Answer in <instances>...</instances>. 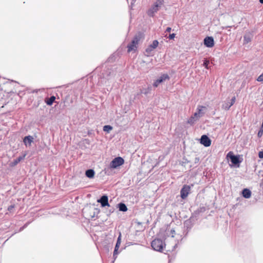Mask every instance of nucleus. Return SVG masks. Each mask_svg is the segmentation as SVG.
Masks as SVG:
<instances>
[{"label":"nucleus","mask_w":263,"mask_h":263,"mask_svg":"<svg viewBox=\"0 0 263 263\" xmlns=\"http://www.w3.org/2000/svg\"><path fill=\"white\" fill-rule=\"evenodd\" d=\"M82 213L83 215L86 216V218L91 220L90 227V234L95 243L97 249L99 250V246L98 245V240L99 239V221L96 220L95 219L93 220V218L95 217L98 218L99 210L94 207L86 208L83 210Z\"/></svg>","instance_id":"obj_1"},{"label":"nucleus","mask_w":263,"mask_h":263,"mask_svg":"<svg viewBox=\"0 0 263 263\" xmlns=\"http://www.w3.org/2000/svg\"><path fill=\"white\" fill-rule=\"evenodd\" d=\"M226 158L228 162H230V163H229V166L231 168L239 167L241 163L243 160L242 155H235L232 151L229 152L227 154Z\"/></svg>","instance_id":"obj_2"},{"label":"nucleus","mask_w":263,"mask_h":263,"mask_svg":"<svg viewBox=\"0 0 263 263\" xmlns=\"http://www.w3.org/2000/svg\"><path fill=\"white\" fill-rule=\"evenodd\" d=\"M100 204L101 208H105L106 206L108 207V210H107L105 212L107 216L110 215L115 211L114 208L110 206V204L109 203L108 196L107 194H103L100 196Z\"/></svg>","instance_id":"obj_3"},{"label":"nucleus","mask_w":263,"mask_h":263,"mask_svg":"<svg viewBox=\"0 0 263 263\" xmlns=\"http://www.w3.org/2000/svg\"><path fill=\"white\" fill-rule=\"evenodd\" d=\"M166 245L164 240L161 238H156L151 242V247L152 249L157 252H162L163 248Z\"/></svg>","instance_id":"obj_4"},{"label":"nucleus","mask_w":263,"mask_h":263,"mask_svg":"<svg viewBox=\"0 0 263 263\" xmlns=\"http://www.w3.org/2000/svg\"><path fill=\"white\" fill-rule=\"evenodd\" d=\"M124 159L120 156L113 159L109 163V167L112 169H117L124 163Z\"/></svg>","instance_id":"obj_5"},{"label":"nucleus","mask_w":263,"mask_h":263,"mask_svg":"<svg viewBox=\"0 0 263 263\" xmlns=\"http://www.w3.org/2000/svg\"><path fill=\"white\" fill-rule=\"evenodd\" d=\"M194 222L195 220H192L191 218H189L184 221V229L183 231V235H184V237L187 236L189 232L193 227Z\"/></svg>","instance_id":"obj_6"},{"label":"nucleus","mask_w":263,"mask_h":263,"mask_svg":"<svg viewBox=\"0 0 263 263\" xmlns=\"http://www.w3.org/2000/svg\"><path fill=\"white\" fill-rule=\"evenodd\" d=\"M194 185L191 184V185L184 184L182 186L180 190V197L182 199H185L191 193V187Z\"/></svg>","instance_id":"obj_7"},{"label":"nucleus","mask_w":263,"mask_h":263,"mask_svg":"<svg viewBox=\"0 0 263 263\" xmlns=\"http://www.w3.org/2000/svg\"><path fill=\"white\" fill-rule=\"evenodd\" d=\"M141 37L139 35H136L133 39L132 42L127 46V51L128 52L135 50L137 49V45L140 41Z\"/></svg>","instance_id":"obj_8"},{"label":"nucleus","mask_w":263,"mask_h":263,"mask_svg":"<svg viewBox=\"0 0 263 263\" xmlns=\"http://www.w3.org/2000/svg\"><path fill=\"white\" fill-rule=\"evenodd\" d=\"M170 79V78L167 74H162L159 78H158L156 80L154 81L153 83V86L155 87H157L160 83L166 80H169Z\"/></svg>","instance_id":"obj_9"},{"label":"nucleus","mask_w":263,"mask_h":263,"mask_svg":"<svg viewBox=\"0 0 263 263\" xmlns=\"http://www.w3.org/2000/svg\"><path fill=\"white\" fill-rule=\"evenodd\" d=\"M158 5L153 4L151 8L147 11V14L149 17H154L155 13H157L161 8Z\"/></svg>","instance_id":"obj_10"},{"label":"nucleus","mask_w":263,"mask_h":263,"mask_svg":"<svg viewBox=\"0 0 263 263\" xmlns=\"http://www.w3.org/2000/svg\"><path fill=\"white\" fill-rule=\"evenodd\" d=\"M200 143L205 147H209L211 145V140L207 135H203L200 139Z\"/></svg>","instance_id":"obj_11"},{"label":"nucleus","mask_w":263,"mask_h":263,"mask_svg":"<svg viewBox=\"0 0 263 263\" xmlns=\"http://www.w3.org/2000/svg\"><path fill=\"white\" fill-rule=\"evenodd\" d=\"M159 44V42L157 40H155L153 41L152 44L149 45L145 49V52L147 53V55L149 56L151 53L152 51L156 49Z\"/></svg>","instance_id":"obj_12"},{"label":"nucleus","mask_w":263,"mask_h":263,"mask_svg":"<svg viewBox=\"0 0 263 263\" xmlns=\"http://www.w3.org/2000/svg\"><path fill=\"white\" fill-rule=\"evenodd\" d=\"M27 154L26 153H23L21 156H20L16 159H14L12 161L10 162L9 164L10 167H14L16 165L20 162H21L22 160H23L26 157Z\"/></svg>","instance_id":"obj_13"},{"label":"nucleus","mask_w":263,"mask_h":263,"mask_svg":"<svg viewBox=\"0 0 263 263\" xmlns=\"http://www.w3.org/2000/svg\"><path fill=\"white\" fill-rule=\"evenodd\" d=\"M204 44L208 48L213 47L214 45V40L212 36H206L204 39Z\"/></svg>","instance_id":"obj_14"},{"label":"nucleus","mask_w":263,"mask_h":263,"mask_svg":"<svg viewBox=\"0 0 263 263\" xmlns=\"http://www.w3.org/2000/svg\"><path fill=\"white\" fill-rule=\"evenodd\" d=\"M253 37V34L252 32H246L243 36V44H247L250 43Z\"/></svg>","instance_id":"obj_15"},{"label":"nucleus","mask_w":263,"mask_h":263,"mask_svg":"<svg viewBox=\"0 0 263 263\" xmlns=\"http://www.w3.org/2000/svg\"><path fill=\"white\" fill-rule=\"evenodd\" d=\"M241 195L246 199H249L251 197L252 192L248 188H244L241 192Z\"/></svg>","instance_id":"obj_16"},{"label":"nucleus","mask_w":263,"mask_h":263,"mask_svg":"<svg viewBox=\"0 0 263 263\" xmlns=\"http://www.w3.org/2000/svg\"><path fill=\"white\" fill-rule=\"evenodd\" d=\"M152 87L151 86H148L147 88L140 89V92L139 93H137L135 97L138 98V99H139L141 93H143L145 95H147V94L150 93Z\"/></svg>","instance_id":"obj_17"},{"label":"nucleus","mask_w":263,"mask_h":263,"mask_svg":"<svg viewBox=\"0 0 263 263\" xmlns=\"http://www.w3.org/2000/svg\"><path fill=\"white\" fill-rule=\"evenodd\" d=\"M33 138L31 136H28L24 137L23 142L26 147L31 146V143L33 142Z\"/></svg>","instance_id":"obj_18"},{"label":"nucleus","mask_w":263,"mask_h":263,"mask_svg":"<svg viewBox=\"0 0 263 263\" xmlns=\"http://www.w3.org/2000/svg\"><path fill=\"white\" fill-rule=\"evenodd\" d=\"M117 208L118 209L119 211L123 212H126L128 210V208L126 205L123 202H121L118 203L117 204Z\"/></svg>","instance_id":"obj_19"},{"label":"nucleus","mask_w":263,"mask_h":263,"mask_svg":"<svg viewBox=\"0 0 263 263\" xmlns=\"http://www.w3.org/2000/svg\"><path fill=\"white\" fill-rule=\"evenodd\" d=\"M55 100V97L54 96H51L50 98H46L45 102L47 105L51 106Z\"/></svg>","instance_id":"obj_20"},{"label":"nucleus","mask_w":263,"mask_h":263,"mask_svg":"<svg viewBox=\"0 0 263 263\" xmlns=\"http://www.w3.org/2000/svg\"><path fill=\"white\" fill-rule=\"evenodd\" d=\"M125 248L126 247H124L123 248H122L120 251H119V248L115 247L113 252L114 260L112 261V262H114V261L116 259V258H117V255L120 253V251L123 249H125Z\"/></svg>","instance_id":"obj_21"},{"label":"nucleus","mask_w":263,"mask_h":263,"mask_svg":"<svg viewBox=\"0 0 263 263\" xmlns=\"http://www.w3.org/2000/svg\"><path fill=\"white\" fill-rule=\"evenodd\" d=\"M231 106L232 105L230 104V101L227 100L223 102L221 107L222 109L228 110Z\"/></svg>","instance_id":"obj_22"},{"label":"nucleus","mask_w":263,"mask_h":263,"mask_svg":"<svg viewBox=\"0 0 263 263\" xmlns=\"http://www.w3.org/2000/svg\"><path fill=\"white\" fill-rule=\"evenodd\" d=\"M95 175V172L92 169H88L85 172V175L89 178H92Z\"/></svg>","instance_id":"obj_23"},{"label":"nucleus","mask_w":263,"mask_h":263,"mask_svg":"<svg viewBox=\"0 0 263 263\" xmlns=\"http://www.w3.org/2000/svg\"><path fill=\"white\" fill-rule=\"evenodd\" d=\"M206 107L205 106L202 105H198L197 108L196 112L199 115L200 117L202 116L204 112L202 111L203 109H205Z\"/></svg>","instance_id":"obj_24"},{"label":"nucleus","mask_w":263,"mask_h":263,"mask_svg":"<svg viewBox=\"0 0 263 263\" xmlns=\"http://www.w3.org/2000/svg\"><path fill=\"white\" fill-rule=\"evenodd\" d=\"M121 239H122V234H121V233L120 232L118 237L117 238V240L115 247H117V248H120L121 242Z\"/></svg>","instance_id":"obj_25"},{"label":"nucleus","mask_w":263,"mask_h":263,"mask_svg":"<svg viewBox=\"0 0 263 263\" xmlns=\"http://www.w3.org/2000/svg\"><path fill=\"white\" fill-rule=\"evenodd\" d=\"M199 211H198L197 210L196 211H195L192 214V215L190 217V218H191V219L192 220H197V217L198 216V215H199Z\"/></svg>","instance_id":"obj_26"},{"label":"nucleus","mask_w":263,"mask_h":263,"mask_svg":"<svg viewBox=\"0 0 263 263\" xmlns=\"http://www.w3.org/2000/svg\"><path fill=\"white\" fill-rule=\"evenodd\" d=\"M112 129V127L109 125L104 126L103 130L107 133H109Z\"/></svg>","instance_id":"obj_27"},{"label":"nucleus","mask_w":263,"mask_h":263,"mask_svg":"<svg viewBox=\"0 0 263 263\" xmlns=\"http://www.w3.org/2000/svg\"><path fill=\"white\" fill-rule=\"evenodd\" d=\"M210 64V61L209 60L204 59L203 60V66L207 69H210V67L209 66V65Z\"/></svg>","instance_id":"obj_28"},{"label":"nucleus","mask_w":263,"mask_h":263,"mask_svg":"<svg viewBox=\"0 0 263 263\" xmlns=\"http://www.w3.org/2000/svg\"><path fill=\"white\" fill-rule=\"evenodd\" d=\"M164 0H156L153 4L158 5L159 7H162L164 5Z\"/></svg>","instance_id":"obj_29"},{"label":"nucleus","mask_w":263,"mask_h":263,"mask_svg":"<svg viewBox=\"0 0 263 263\" xmlns=\"http://www.w3.org/2000/svg\"><path fill=\"white\" fill-rule=\"evenodd\" d=\"M197 121V120H196L195 118H194V117H191L187 120V123L191 125H193L194 124V123Z\"/></svg>","instance_id":"obj_30"},{"label":"nucleus","mask_w":263,"mask_h":263,"mask_svg":"<svg viewBox=\"0 0 263 263\" xmlns=\"http://www.w3.org/2000/svg\"><path fill=\"white\" fill-rule=\"evenodd\" d=\"M197 210L199 211V213H203L205 211L206 208L204 206H200Z\"/></svg>","instance_id":"obj_31"},{"label":"nucleus","mask_w":263,"mask_h":263,"mask_svg":"<svg viewBox=\"0 0 263 263\" xmlns=\"http://www.w3.org/2000/svg\"><path fill=\"white\" fill-rule=\"evenodd\" d=\"M164 158H165V155L164 154L159 155L158 156V162H161L162 160H163Z\"/></svg>","instance_id":"obj_32"},{"label":"nucleus","mask_w":263,"mask_h":263,"mask_svg":"<svg viewBox=\"0 0 263 263\" xmlns=\"http://www.w3.org/2000/svg\"><path fill=\"white\" fill-rule=\"evenodd\" d=\"M257 81L258 82L263 81V73H261L257 79Z\"/></svg>","instance_id":"obj_33"},{"label":"nucleus","mask_w":263,"mask_h":263,"mask_svg":"<svg viewBox=\"0 0 263 263\" xmlns=\"http://www.w3.org/2000/svg\"><path fill=\"white\" fill-rule=\"evenodd\" d=\"M192 117H194V118L196 119V120H198L199 119V118L200 117V116L199 115L196 111L193 116H192Z\"/></svg>","instance_id":"obj_34"},{"label":"nucleus","mask_w":263,"mask_h":263,"mask_svg":"<svg viewBox=\"0 0 263 263\" xmlns=\"http://www.w3.org/2000/svg\"><path fill=\"white\" fill-rule=\"evenodd\" d=\"M175 35H176V34H175V33H171V34H170L169 35L168 37V39L170 40H173L175 38Z\"/></svg>","instance_id":"obj_35"},{"label":"nucleus","mask_w":263,"mask_h":263,"mask_svg":"<svg viewBox=\"0 0 263 263\" xmlns=\"http://www.w3.org/2000/svg\"><path fill=\"white\" fill-rule=\"evenodd\" d=\"M230 101V104L232 106L235 102V97H233Z\"/></svg>","instance_id":"obj_36"},{"label":"nucleus","mask_w":263,"mask_h":263,"mask_svg":"<svg viewBox=\"0 0 263 263\" xmlns=\"http://www.w3.org/2000/svg\"><path fill=\"white\" fill-rule=\"evenodd\" d=\"M258 157L260 159L263 158V149H262L261 151L259 152V153H258Z\"/></svg>","instance_id":"obj_37"},{"label":"nucleus","mask_w":263,"mask_h":263,"mask_svg":"<svg viewBox=\"0 0 263 263\" xmlns=\"http://www.w3.org/2000/svg\"><path fill=\"white\" fill-rule=\"evenodd\" d=\"M14 205H11L8 208V211L9 212H11L12 210L14 209Z\"/></svg>","instance_id":"obj_38"},{"label":"nucleus","mask_w":263,"mask_h":263,"mask_svg":"<svg viewBox=\"0 0 263 263\" xmlns=\"http://www.w3.org/2000/svg\"><path fill=\"white\" fill-rule=\"evenodd\" d=\"M263 134V130H260L259 129L258 132V134H257V136L258 137H261L262 136Z\"/></svg>","instance_id":"obj_39"},{"label":"nucleus","mask_w":263,"mask_h":263,"mask_svg":"<svg viewBox=\"0 0 263 263\" xmlns=\"http://www.w3.org/2000/svg\"><path fill=\"white\" fill-rule=\"evenodd\" d=\"M114 60H115V56L110 57L108 59V61L109 62H112Z\"/></svg>","instance_id":"obj_40"},{"label":"nucleus","mask_w":263,"mask_h":263,"mask_svg":"<svg viewBox=\"0 0 263 263\" xmlns=\"http://www.w3.org/2000/svg\"><path fill=\"white\" fill-rule=\"evenodd\" d=\"M175 233V231L174 230V229H172L170 231V234H172V236L171 237H174V234Z\"/></svg>","instance_id":"obj_41"},{"label":"nucleus","mask_w":263,"mask_h":263,"mask_svg":"<svg viewBox=\"0 0 263 263\" xmlns=\"http://www.w3.org/2000/svg\"><path fill=\"white\" fill-rule=\"evenodd\" d=\"M172 30V28L170 27L166 28L165 32H170Z\"/></svg>","instance_id":"obj_42"},{"label":"nucleus","mask_w":263,"mask_h":263,"mask_svg":"<svg viewBox=\"0 0 263 263\" xmlns=\"http://www.w3.org/2000/svg\"><path fill=\"white\" fill-rule=\"evenodd\" d=\"M179 243V241H178L177 243H176L174 246H173V249L172 250V251H173L174 250H175V249L177 248V245Z\"/></svg>","instance_id":"obj_43"},{"label":"nucleus","mask_w":263,"mask_h":263,"mask_svg":"<svg viewBox=\"0 0 263 263\" xmlns=\"http://www.w3.org/2000/svg\"><path fill=\"white\" fill-rule=\"evenodd\" d=\"M135 222L136 223H137L138 226H141L142 225V223L141 222H139V221H135Z\"/></svg>","instance_id":"obj_44"},{"label":"nucleus","mask_w":263,"mask_h":263,"mask_svg":"<svg viewBox=\"0 0 263 263\" xmlns=\"http://www.w3.org/2000/svg\"><path fill=\"white\" fill-rule=\"evenodd\" d=\"M30 223V222H28L26 223H25V224L23 227L24 228H26V227L28 226V224H29Z\"/></svg>","instance_id":"obj_45"},{"label":"nucleus","mask_w":263,"mask_h":263,"mask_svg":"<svg viewBox=\"0 0 263 263\" xmlns=\"http://www.w3.org/2000/svg\"><path fill=\"white\" fill-rule=\"evenodd\" d=\"M110 246L108 245L105 246V248L107 251H109Z\"/></svg>","instance_id":"obj_46"},{"label":"nucleus","mask_w":263,"mask_h":263,"mask_svg":"<svg viewBox=\"0 0 263 263\" xmlns=\"http://www.w3.org/2000/svg\"><path fill=\"white\" fill-rule=\"evenodd\" d=\"M24 229H25V228H24L23 227H21V228H20L19 231H20H20H23Z\"/></svg>","instance_id":"obj_47"},{"label":"nucleus","mask_w":263,"mask_h":263,"mask_svg":"<svg viewBox=\"0 0 263 263\" xmlns=\"http://www.w3.org/2000/svg\"><path fill=\"white\" fill-rule=\"evenodd\" d=\"M136 0H132V2L131 3V5L132 6L133 4L136 2Z\"/></svg>","instance_id":"obj_48"},{"label":"nucleus","mask_w":263,"mask_h":263,"mask_svg":"<svg viewBox=\"0 0 263 263\" xmlns=\"http://www.w3.org/2000/svg\"><path fill=\"white\" fill-rule=\"evenodd\" d=\"M259 2L260 4H263V0H259Z\"/></svg>","instance_id":"obj_49"},{"label":"nucleus","mask_w":263,"mask_h":263,"mask_svg":"<svg viewBox=\"0 0 263 263\" xmlns=\"http://www.w3.org/2000/svg\"><path fill=\"white\" fill-rule=\"evenodd\" d=\"M261 172L263 173V171L260 170L258 171V175L260 174Z\"/></svg>","instance_id":"obj_50"},{"label":"nucleus","mask_w":263,"mask_h":263,"mask_svg":"<svg viewBox=\"0 0 263 263\" xmlns=\"http://www.w3.org/2000/svg\"><path fill=\"white\" fill-rule=\"evenodd\" d=\"M231 26H226L225 27H223V28H231Z\"/></svg>","instance_id":"obj_51"},{"label":"nucleus","mask_w":263,"mask_h":263,"mask_svg":"<svg viewBox=\"0 0 263 263\" xmlns=\"http://www.w3.org/2000/svg\"><path fill=\"white\" fill-rule=\"evenodd\" d=\"M97 202L99 203V198L97 199Z\"/></svg>","instance_id":"obj_52"},{"label":"nucleus","mask_w":263,"mask_h":263,"mask_svg":"<svg viewBox=\"0 0 263 263\" xmlns=\"http://www.w3.org/2000/svg\"><path fill=\"white\" fill-rule=\"evenodd\" d=\"M196 161L199 160V159H197V158H196Z\"/></svg>","instance_id":"obj_53"},{"label":"nucleus","mask_w":263,"mask_h":263,"mask_svg":"<svg viewBox=\"0 0 263 263\" xmlns=\"http://www.w3.org/2000/svg\"><path fill=\"white\" fill-rule=\"evenodd\" d=\"M196 161L199 160V159H197V158H196Z\"/></svg>","instance_id":"obj_54"},{"label":"nucleus","mask_w":263,"mask_h":263,"mask_svg":"<svg viewBox=\"0 0 263 263\" xmlns=\"http://www.w3.org/2000/svg\"><path fill=\"white\" fill-rule=\"evenodd\" d=\"M196 161L199 160V159H197V158H196Z\"/></svg>","instance_id":"obj_55"},{"label":"nucleus","mask_w":263,"mask_h":263,"mask_svg":"<svg viewBox=\"0 0 263 263\" xmlns=\"http://www.w3.org/2000/svg\"><path fill=\"white\" fill-rule=\"evenodd\" d=\"M183 239V238H181V239H180V241H182Z\"/></svg>","instance_id":"obj_56"},{"label":"nucleus","mask_w":263,"mask_h":263,"mask_svg":"<svg viewBox=\"0 0 263 263\" xmlns=\"http://www.w3.org/2000/svg\"><path fill=\"white\" fill-rule=\"evenodd\" d=\"M128 0H127V1H128Z\"/></svg>","instance_id":"obj_57"}]
</instances>
